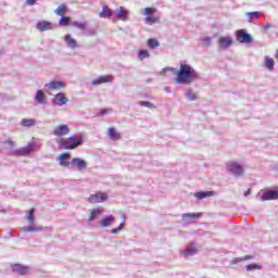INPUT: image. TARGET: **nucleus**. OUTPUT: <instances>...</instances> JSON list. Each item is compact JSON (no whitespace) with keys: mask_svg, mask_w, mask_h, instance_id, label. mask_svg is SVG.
Segmentation results:
<instances>
[{"mask_svg":"<svg viewBox=\"0 0 278 278\" xmlns=\"http://www.w3.org/2000/svg\"><path fill=\"white\" fill-rule=\"evenodd\" d=\"M168 72L176 74V84H192V81L199 79V74L197 71L188 64H181L178 70L175 67H165L162 70V73Z\"/></svg>","mask_w":278,"mask_h":278,"instance_id":"1","label":"nucleus"},{"mask_svg":"<svg viewBox=\"0 0 278 278\" xmlns=\"http://www.w3.org/2000/svg\"><path fill=\"white\" fill-rule=\"evenodd\" d=\"M58 144L61 149L73 151V149H77V147H81V144H84V139L76 138L75 136L61 138L58 140Z\"/></svg>","mask_w":278,"mask_h":278,"instance_id":"2","label":"nucleus"},{"mask_svg":"<svg viewBox=\"0 0 278 278\" xmlns=\"http://www.w3.org/2000/svg\"><path fill=\"white\" fill-rule=\"evenodd\" d=\"M157 9L155 8H144L142 10V14L146 16L144 23L147 25H155V23H160V16L155 15Z\"/></svg>","mask_w":278,"mask_h":278,"instance_id":"3","label":"nucleus"},{"mask_svg":"<svg viewBox=\"0 0 278 278\" xmlns=\"http://www.w3.org/2000/svg\"><path fill=\"white\" fill-rule=\"evenodd\" d=\"M71 134V128L66 124L59 125L53 130V136L62 138L63 136H68Z\"/></svg>","mask_w":278,"mask_h":278,"instance_id":"4","label":"nucleus"},{"mask_svg":"<svg viewBox=\"0 0 278 278\" xmlns=\"http://www.w3.org/2000/svg\"><path fill=\"white\" fill-rule=\"evenodd\" d=\"M35 149H36V142H29L26 147L15 150L13 154L18 156L29 155V153H31V151H34Z\"/></svg>","mask_w":278,"mask_h":278,"instance_id":"5","label":"nucleus"},{"mask_svg":"<svg viewBox=\"0 0 278 278\" xmlns=\"http://www.w3.org/2000/svg\"><path fill=\"white\" fill-rule=\"evenodd\" d=\"M46 90L55 91L66 88V84L60 80H52L45 86Z\"/></svg>","mask_w":278,"mask_h":278,"instance_id":"6","label":"nucleus"},{"mask_svg":"<svg viewBox=\"0 0 278 278\" xmlns=\"http://www.w3.org/2000/svg\"><path fill=\"white\" fill-rule=\"evenodd\" d=\"M228 170L238 177H240V175H244V167H242V165L238 164L237 162L228 163Z\"/></svg>","mask_w":278,"mask_h":278,"instance_id":"7","label":"nucleus"},{"mask_svg":"<svg viewBox=\"0 0 278 278\" xmlns=\"http://www.w3.org/2000/svg\"><path fill=\"white\" fill-rule=\"evenodd\" d=\"M278 199V190H267L261 197V201H276Z\"/></svg>","mask_w":278,"mask_h":278,"instance_id":"8","label":"nucleus"},{"mask_svg":"<svg viewBox=\"0 0 278 278\" xmlns=\"http://www.w3.org/2000/svg\"><path fill=\"white\" fill-rule=\"evenodd\" d=\"M103 201H108V194L105 193L98 192L89 197V203H103Z\"/></svg>","mask_w":278,"mask_h":278,"instance_id":"9","label":"nucleus"},{"mask_svg":"<svg viewBox=\"0 0 278 278\" xmlns=\"http://www.w3.org/2000/svg\"><path fill=\"white\" fill-rule=\"evenodd\" d=\"M237 40H239V42H245V43L253 42V38L251 37V35H249L244 30L237 31Z\"/></svg>","mask_w":278,"mask_h":278,"instance_id":"10","label":"nucleus"},{"mask_svg":"<svg viewBox=\"0 0 278 278\" xmlns=\"http://www.w3.org/2000/svg\"><path fill=\"white\" fill-rule=\"evenodd\" d=\"M114 79V77L110 76V75H104V76H100L99 78L94 79L91 81L92 86H99L101 84H110L112 83Z\"/></svg>","mask_w":278,"mask_h":278,"instance_id":"11","label":"nucleus"},{"mask_svg":"<svg viewBox=\"0 0 278 278\" xmlns=\"http://www.w3.org/2000/svg\"><path fill=\"white\" fill-rule=\"evenodd\" d=\"M54 103L55 105H60V106L66 105L68 103V98H66V93H62V92L56 93L54 96Z\"/></svg>","mask_w":278,"mask_h":278,"instance_id":"12","label":"nucleus"},{"mask_svg":"<svg viewBox=\"0 0 278 278\" xmlns=\"http://www.w3.org/2000/svg\"><path fill=\"white\" fill-rule=\"evenodd\" d=\"M36 27L39 31H49V29L53 28V23L49 21H40L37 23Z\"/></svg>","mask_w":278,"mask_h":278,"instance_id":"13","label":"nucleus"},{"mask_svg":"<svg viewBox=\"0 0 278 278\" xmlns=\"http://www.w3.org/2000/svg\"><path fill=\"white\" fill-rule=\"evenodd\" d=\"M71 164L75 168H78V170H84V168L88 167V163L85 160L77 159V157L73 159Z\"/></svg>","mask_w":278,"mask_h":278,"instance_id":"14","label":"nucleus"},{"mask_svg":"<svg viewBox=\"0 0 278 278\" xmlns=\"http://www.w3.org/2000/svg\"><path fill=\"white\" fill-rule=\"evenodd\" d=\"M58 160L60 161V166H63L64 168L71 166V153H63L58 156Z\"/></svg>","mask_w":278,"mask_h":278,"instance_id":"15","label":"nucleus"},{"mask_svg":"<svg viewBox=\"0 0 278 278\" xmlns=\"http://www.w3.org/2000/svg\"><path fill=\"white\" fill-rule=\"evenodd\" d=\"M13 273H18V275H27L29 273V267L22 264L12 265Z\"/></svg>","mask_w":278,"mask_h":278,"instance_id":"16","label":"nucleus"},{"mask_svg":"<svg viewBox=\"0 0 278 278\" xmlns=\"http://www.w3.org/2000/svg\"><path fill=\"white\" fill-rule=\"evenodd\" d=\"M114 220H116L115 217H113V215L106 216L104 218H102L99 224L101 227L105 228V227H112V224L114 223Z\"/></svg>","mask_w":278,"mask_h":278,"instance_id":"17","label":"nucleus"},{"mask_svg":"<svg viewBox=\"0 0 278 278\" xmlns=\"http://www.w3.org/2000/svg\"><path fill=\"white\" fill-rule=\"evenodd\" d=\"M108 136L113 140L114 142L121 140V132L116 130L114 127H110L108 130Z\"/></svg>","mask_w":278,"mask_h":278,"instance_id":"18","label":"nucleus"},{"mask_svg":"<svg viewBox=\"0 0 278 278\" xmlns=\"http://www.w3.org/2000/svg\"><path fill=\"white\" fill-rule=\"evenodd\" d=\"M114 14V11L110 9L108 5L102 7V12L99 14L100 18H111V16Z\"/></svg>","mask_w":278,"mask_h":278,"instance_id":"19","label":"nucleus"},{"mask_svg":"<svg viewBox=\"0 0 278 278\" xmlns=\"http://www.w3.org/2000/svg\"><path fill=\"white\" fill-rule=\"evenodd\" d=\"M104 210L103 207H98V208H93L90 212L89 215V222L96 220V218H99V216H101V214H103Z\"/></svg>","mask_w":278,"mask_h":278,"instance_id":"20","label":"nucleus"},{"mask_svg":"<svg viewBox=\"0 0 278 278\" xmlns=\"http://www.w3.org/2000/svg\"><path fill=\"white\" fill-rule=\"evenodd\" d=\"M127 14H129V11H127L123 7H119L117 9L116 18H118L119 21H127Z\"/></svg>","mask_w":278,"mask_h":278,"instance_id":"21","label":"nucleus"},{"mask_svg":"<svg viewBox=\"0 0 278 278\" xmlns=\"http://www.w3.org/2000/svg\"><path fill=\"white\" fill-rule=\"evenodd\" d=\"M195 199L199 201L207 199L208 197H214V191H200L194 193Z\"/></svg>","mask_w":278,"mask_h":278,"instance_id":"22","label":"nucleus"},{"mask_svg":"<svg viewBox=\"0 0 278 278\" xmlns=\"http://www.w3.org/2000/svg\"><path fill=\"white\" fill-rule=\"evenodd\" d=\"M68 12V7L65 3L60 4L55 10L54 14L58 16H64Z\"/></svg>","mask_w":278,"mask_h":278,"instance_id":"23","label":"nucleus"},{"mask_svg":"<svg viewBox=\"0 0 278 278\" xmlns=\"http://www.w3.org/2000/svg\"><path fill=\"white\" fill-rule=\"evenodd\" d=\"M64 41L71 49H77V40H75L71 35H66L64 37Z\"/></svg>","mask_w":278,"mask_h":278,"instance_id":"24","label":"nucleus"},{"mask_svg":"<svg viewBox=\"0 0 278 278\" xmlns=\"http://www.w3.org/2000/svg\"><path fill=\"white\" fill-rule=\"evenodd\" d=\"M264 66L267 71H275V60L269 56H265Z\"/></svg>","mask_w":278,"mask_h":278,"instance_id":"25","label":"nucleus"},{"mask_svg":"<svg viewBox=\"0 0 278 278\" xmlns=\"http://www.w3.org/2000/svg\"><path fill=\"white\" fill-rule=\"evenodd\" d=\"M232 43H233V41L231 40V38H227V37L219 38V46L223 49H227L228 47H231Z\"/></svg>","mask_w":278,"mask_h":278,"instance_id":"26","label":"nucleus"},{"mask_svg":"<svg viewBox=\"0 0 278 278\" xmlns=\"http://www.w3.org/2000/svg\"><path fill=\"white\" fill-rule=\"evenodd\" d=\"M45 99H47V96L45 94V92L42 90H37V93L35 96V101H37V103L42 104L45 103Z\"/></svg>","mask_w":278,"mask_h":278,"instance_id":"27","label":"nucleus"},{"mask_svg":"<svg viewBox=\"0 0 278 278\" xmlns=\"http://www.w3.org/2000/svg\"><path fill=\"white\" fill-rule=\"evenodd\" d=\"M36 214V208H30L27 213H26V220L27 223H29L30 225H34L35 223V218L34 215Z\"/></svg>","mask_w":278,"mask_h":278,"instance_id":"28","label":"nucleus"},{"mask_svg":"<svg viewBox=\"0 0 278 278\" xmlns=\"http://www.w3.org/2000/svg\"><path fill=\"white\" fill-rule=\"evenodd\" d=\"M23 127H34L36 125V119L34 118H23L21 122Z\"/></svg>","mask_w":278,"mask_h":278,"instance_id":"29","label":"nucleus"},{"mask_svg":"<svg viewBox=\"0 0 278 278\" xmlns=\"http://www.w3.org/2000/svg\"><path fill=\"white\" fill-rule=\"evenodd\" d=\"M72 25L81 31H86L88 28V24L86 22H73Z\"/></svg>","mask_w":278,"mask_h":278,"instance_id":"30","label":"nucleus"},{"mask_svg":"<svg viewBox=\"0 0 278 278\" xmlns=\"http://www.w3.org/2000/svg\"><path fill=\"white\" fill-rule=\"evenodd\" d=\"M245 15L249 18V23H251L252 21H257V18H260L261 16V13L257 11H254V12L245 13Z\"/></svg>","mask_w":278,"mask_h":278,"instance_id":"31","label":"nucleus"},{"mask_svg":"<svg viewBox=\"0 0 278 278\" xmlns=\"http://www.w3.org/2000/svg\"><path fill=\"white\" fill-rule=\"evenodd\" d=\"M59 25L61 27H68V25H71V17L65 15L61 16V20L59 21Z\"/></svg>","mask_w":278,"mask_h":278,"instance_id":"32","label":"nucleus"},{"mask_svg":"<svg viewBox=\"0 0 278 278\" xmlns=\"http://www.w3.org/2000/svg\"><path fill=\"white\" fill-rule=\"evenodd\" d=\"M148 47L150 49H155V48L160 47V41H157V39L151 38L148 40Z\"/></svg>","mask_w":278,"mask_h":278,"instance_id":"33","label":"nucleus"},{"mask_svg":"<svg viewBox=\"0 0 278 278\" xmlns=\"http://www.w3.org/2000/svg\"><path fill=\"white\" fill-rule=\"evenodd\" d=\"M201 217V213H185L182 214V218H200Z\"/></svg>","mask_w":278,"mask_h":278,"instance_id":"34","label":"nucleus"},{"mask_svg":"<svg viewBox=\"0 0 278 278\" xmlns=\"http://www.w3.org/2000/svg\"><path fill=\"white\" fill-rule=\"evenodd\" d=\"M186 97L189 101H197V94L192 92V89H188Z\"/></svg>","mask_w":278,"mask_h":278,"instance_id":"35","label":"nucleus"},{"mask_svg":"<svg viewBox=\"0 0 278 278\" xmlns=\"http://www.w3.org/2000/svg\"><path fill=\"white\" fill-rule=\"evenodd\" d=\"M197 253V248H187L184 252L185 257L189 255H194Z\"/></svg>","mask_w":278,"mask_h":278,"instance_id":"36","label":"nucleus"},{"mask_svg":"<svg viewBox=\"0 0 278 278\" xmlns=\"http://www.w3.org/2000/svg\"><path fill=\"white\" fill-rule=\"evenodd\" d=\"M149 51L148 50H140L139 51V60H146V58H149Z\"/></svg>","mask_w":278,"mask_h":278,"instance_id":"37","label":"nucleus"},{"mask_svg":"<svg viewBox=\"0 0 278 278\" xmlns=\"http://www.w3.org/2000/svg\"><path fill=\"white\" fill-rule=\"evenodd\" d=\"M42 228H36V227H24L23 231H25L26 233H29L31 231H40Z\"/></svg>","mask_w":278,"mask_h":278,"instance_id":"38","label":"nucleus"},{"mask_svg":"<svg viewBox=\"0 0 278 278\" xmlns=\"http://www.w3.org/2000/svg\"><path fill=\"white\" fill-rule=\"evenodd\" d=\"M121 229H123V224H119L117 228H113L111 230V233H114V235L119 233Z\"/></svg>","mask_w":278,"mask_h":278,"instance_id":"39","label":"nucleus"},{"mask_svg":"<svg viewBox=\"0 0 278 278\" xmlns=\"http://www.w3.org/2000/svg\"><path fill=\"white\" fill-rule=\"evenodd\" d=\"M140 105L144 106V108H153V103L148 102V101H142L140 102Z\"/></svg>","mask_w":278,"mask_h":278,"instance_id":"40","label":"nucleus"},{"mask_svg":"<svg viewBox=\"0 0 278 278\" xmlns=\"http://www.w3.org/2000/svg\"><path fill=\"white\" fill-rule=\"evenodd\" d=\"M4 144H8L10 147V149H12L14 147V141L8 139L4 141Z\"/></svg>","mask_w":278,"mask_h":278,"instance_id":"41","label":"nucleus"},{"mask_svg":"<svg viewBox=\"0 0 278 278\" xmlns=\"http://www.w3.org/2000/svg\"><path fill=\"white\" fill-rule=\"evenodd\" d=\"M254 268H260V267L255 264H250L247 266V270H253Z\"/></svg>","mask_w":278,"mask_h":278,"instance_id":"42","label":"nucleus"},{"mask_svg":"<svg viewBox=\"0 0 278 278\" xmlns=\"http://www.w3.org/2000/svg\"><path fill=\"white\" fill-rule=\"evenodd\" d=\"M109 112H112L111 109H104L102 111H100V114L103 116L104 114H108Z\"/></svg>","mask_w":278,"mask_h":278,"instance_id":"43","label":"nucleus"},{"mask_svg":"<svg viewBox=\"0 0 278 278\" xmlns=\"http://www.w3.org/2000/svg\"><path fill=\"white\" fill-rule=\"evenodd\" d=\"M27 5H34L36 0H26Z\"/></svg>","mask_w":278,"mask_h":278,"instance_id":"44","label":"nucleus"},{"mask_svg":"<svg viewBox=\"0 0 278 278\" xmlns=\"http://www.w3.org/2000/svg\"><path fill=\"white\" fill-rule=\"evenodd\" d=\"M249 194H251V189H248V190L244 192V197H249Z\"/></svg>","mask_w":278,"mask_h":278,"instance_id":"45","label":"nucleus"},{"mask_svg":"<svg viewBox=\"0 0 278 278\" xmlns=\"http://www.w3.org/2000/svg\"><path fill=\"white\" fill-rule=\"evenodd\" d=\"M232 262H233V264H238V262H242V260H240V258H235Z\"/></svg>","mask_w":278,"mask_h":278,"instance_id":"46","label":"nucleus"}]
</instances>
